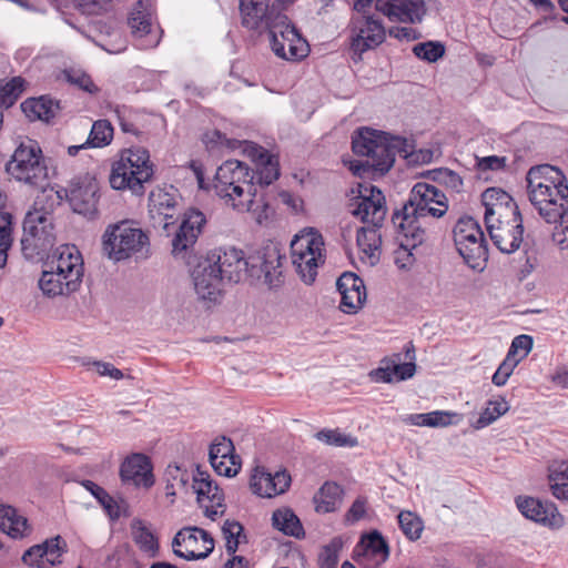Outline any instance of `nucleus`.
Masks as SVG:
<instances>
[{"label": "nucleus", "mask_w": 568, "mask_h": 568, "mask_svg": "<svg viewBox=\"0 0 568 568\" xmlns=\"http://www.w3.org/2000/svg\"><path fill=\"white\" fill-rule=\"evenodd\" d=\"M247 264L244 252L236 247L210 251L199 260L191 273L197 297L207 303H217L224 282L239 283L244 280Z\"/></svg>", "instance_id": "f257e3e1"}, {"label": "nucleus", "mask_w": 568, "mask_h": 568, "mask_svg": "<svg viewBox=\"0 0 568 568\" xmlns=\"http://www.w3.org/2000/svg\"><path fill=\"white\" fill-rule=\"evenodd\" d=\"M213 186L224 204L237 212L255 213L260 207L267 209L262 199H256L255 175L241 161L227 160L222 163L216 170Z\"/></svg>", "instance_id": "f03ea898"}, {"label": "nucleus", "mask_w": 568, "mask_h": 568, "mask_svg": "<svg viewBox=\"0 0 568 568\" xmlns=\"http://www.w3.org/2000/svg\"><path fill=\"white\" fill-rule=\"evenodd\" d=\"M352 149L355 154L366 156L365 163L354 166V172L358 175H362L361 171L365 172L367 169L385 174L393 166L398 153L408 155L406 139L369 128L358 129L354 133Z\"/></svg>", "instance_id": "7ed1b4c3"}, {"label": "nucleus", "mask_w": 568, "mask_h": 568, "mask_svg": "<svg viewBox=\"0 0 568 568\" xmlns=\"http://www.w3.org/2000/svg\"><path fill=\"white\" fill-rule=\"evenodd\" d=\"M535 209L547 223H557L568 210V184L557 166L535 165Z\"/></svg>", "instance_id": "20e7f679"}, {"label": "nucleus", "mask_w": 568, "mask_h": 568, "mask_svg": "<svg viewBox=\"0 0 568 568\" xmlns=\"http://www.w3.org/2000/svg\"><path fill=\"white\" fill-rule=\"evenodd\" d=\"M154 174V165L150 153L141 146H133L121 151L119 159L112 163L109 182L112 189L130 190L140 195L144 192V184L150 182Z\"/></svg>", "instance_id": "39448f33"}, {"label": "nucleus", "mask_w": 568, "mask_h": 568, "mask_svg": "<svg viewBox=\"0 0 568 568\" xmlns=\"http://www.w3.org/2000/svg\"><path fill=\"white\" fill-rule=\"evenodd\" d=\"M165 475L172 478V488L175 485L184 488L189 484L190 479H192V489L196 495V501L203 509L204 515L210 519L215 520L217 516L224 514V494L219 485L211 478L209 473L196 468L195 471L189 474L186 470H182L178 466H169Z\"/></svg>", "instance_id": "423d86ee"}, {"label": "nucleus", "mask_w": 568, "mask_h": 568, "mask_svg": "<svg viewBox=\"0 0 568 568\" xmlns=\"http://www.w3.org/2000/svg\"><path fill=\"white\" fill-rule=\"evenodd\" d=\"M6 171L13 180L33 189H43L48 182L42 150L34 140H27L17 146L6 164Z\"/></svg>", "instance_id": "0eeeda50"}, {"label": "nucleus", "mask_w": 568, "mask_h": 568, "mask_svg": "<svg viewBox=\"0 0 568 568\" xmlns=\"http://www.w3.org/2000/svg\"><path fill=\"white\" fill-rule=\"evenodd\" d=\"M39 204L40 200L38 199L23 221L21 251L29 260L41 257L55 242L52 212Z\"/></svg>", "instance_id": "6e6552de"}, {"label": "nucleus", "mask_w": 568, "mask_h": 568, "mask_svg": "<svg viewBox=\"0 0 568 568\" xmlns=\"http://www.w3.org/2000/svg\"><path fill=\"white\" fill-rule=\"evenodd\" d=\"M149 236L132 221L109 225L102 236L103 253L112 261L120 262L141 253L149 246Z\"/></svg>", "instance_id": "1a4fd4ad"}, {"label": "nucleus", "mask_w": 568, "mask_h": 568, "mask_svg": "<svg viewBox=\"0 0 568 568\" xmlns=\"http://www.w3.org/2000/svg\"><path fill=\"white\" fill-rule=\"evenodd\" d=\"M324 252V240L314 230H304L292 240V264L305 284H312L315 281L320 265L325 262Z\"/></svg>", "instance_id": "9d476101"}, {"label": "nucleus", "mask_w": 568, "mask_h": 568, "mask_svg": "<svg viewBox=\"0 0 568 568\" xmlns=\"http://www.w3.org/2000/svg\"><path fill=\"white\" fill-rule=\"evenodd\" d=\"M455 246L465 263L483 272L488 261V247L479 223L471 216H462L453 229Z\"/></svg>", "instance_id": "9b49d317"}, {"label": "nucleus", "mask_w": 568, "mask_h": 568, "mask_svg": "<svg viewBox=\"0 0 568 568\" xmlns=\"http://www.w3.org/2000/svg\"><path fill=\"white\" fill-rule=\"evenodd\" d=\"M266 30L270 33L272 51L276 57L295 61L307 55V42L300 36L295 27L288 22L284 13L277 16L275 22Z\"/></svg>", "instance_id": "f8f14e48"}, {"label": "nucleus", "mask_w": 568, "mask_h": 568, "mask_svg": "<svg viewBox=\"0 0 568 568\" xmlns=\"http://www.w3.org/2000/svg\"><path fill=\"white\" fill-rule=\"evenodd\" d=\"M357 191L349 201V213L366 225L382 227L387 214L385 195L369 183H359Z\"/></svg>", "instance_id": "ddd939ff"}, {"label": "nucleus", "mask_w": 568, "mask_h": 568, "mask_svg": "<svg viewBox=\"0 0 568 568\" xmlns=\"http://www.w3.org/2000/svg\"><path fill=\"white\" fill-rule=\"evenodd\" d=\"M404 205L410 212L423 213L432 219H440L448 211V200L445 193L425 182H418L413 186Z\"/></svg>", "instance_id": "4468645a"}, {"label": "nucleus", "mask_w": 568, "mask_h": 568, "mask_svg": "<svg viewBox=\"0 0 568 568\" xmlns=\"http://www.w3.org/2000/svg\"><path fill=\"white\" fill-rule=\"evenodd\" d=\"M292 3V0H276L270 7L268 1L240 0L242 24L246 29L264 31L275 22L277 16Z\"/></svg>", "instance_id": "2eb2a0df"}, {"label": "nucleus", "mask_w": 568, "mask_h": 568, "mask_svg": "<svg viewBox=\"0 0 568 568\" xmlns=\"http://www.w3.org/2000/svg\"><path fill=\"white\" fill-rule=\"evenodd\" d=\"M430 220L432 217L423 213L418 214L406 210L405 205L392 216L393 224L402 235L400 242L403 245L415 248L428 240Z\"/></svg>", "instance_id": "dca6fc26"}, {"label": "nucleus", "mask_w": 568, "mask_h": 568, "mask_svg": "<svg viewBox=\"0 0 568 568\" xmlns=\"http://www.w3.org/2000/svg\"><path fill=\"white\" fill-rule=\"evenodd\" d=\"M99 183L97 179L85 173L75 176L67 189V197L73 211L83 215H93L97 212Z\"/></svg>", "instance_id": "f3484780"}, {"label": "nucleus", "mask_w": 568, "mask_h": 568, "mask_svg": "<svg viewBox=\"0 0 568 568\" xmlns=\"http://www.w3.org/2000/svg\"><path fill=\"white\" fill-rule=\"evenodd\" d=\"M245 260L248 262L246 276L263 280L270 287L281 284L283 256L276 247H266L262 254Z\"/></svg>", "instance_id": "a211bd4d"}, {"label": "nucleus", "mask_w": 568, "mask_h": 568, "mask_svg": "<svg viewBox=\"0 0 568 568\" xmlns=\"http://www.w3.org/2000/svg\"><path fill=\"white\" fill-rule=\"evenodd\" d=\"M351 49L359 57L381 45L386 38V30L382 21L372 16H364L354 21Z\"/></svg>", "instance_id": "6ab92c4d"}, {"label": "nucleus", "mask_w": 568, "mask_h": 568, "mask_svg": "<svg viewBox=\"0 0 568 568\" xmlns=\"http://www.w3.org/2000/svg\"><path fill=\"white\" fill-rule=\"evenodd\" d=\"M376 10L390 21L420 23L427 12L424 0H376Z\"/></svg>", "instance_id": "aec40b11"}, {"label": "nucleus", "mask_w": 568, "mask_h": 568, "mask_svg": "<svg viewBox=\"0 0 568 568\" xmlns=\"http://www.w3.org/2000/svg\"><path fill=\"white\" fill-rule=\"evenodd\" d=\"M47 267L67 276L69 283H81L83 261L74 245L64 244L59 246L47 262Z\"/></svg>", "instance_id": "412c9836"}, {"label": "nucleus", "mask_w": 568, "mask_h": 568, "mask_svg": "<svg viewBox=\"0 0 568 568\" xmlns=\"http://www.w3.org/2000/svg\"><path fill=\"white\" fill-rule=\"evenodd\" d=\"M209 458L213 469L222 476L233 477L241 469L240 457L235 454L232 440L217 437L210 446Z\"/></svg>", "instance_id": "4be33fe9"}, {"label": "nucleus", "mask_w": 568, "mask_h": 568, "mask_svg": "<svg viewBox=\"0 0 568 568\" xmlns=\"http://www.w3.org/2000/svg\"><path fill=\"white\" fill-rule=\"evenodd\" d=\"M67 544L61 535L47 539L44 542L30 547L22 556V561L31 567L49 568L60 562Z\"/></svg>", "instance_id": "5701e85b"}, {"label": "nucleus", "mask_w": 568, "mask_h": 568, "mask_svg": "<svg viewBox=\"0 0 568 568\" xmlns=\"http://www.w3.org/2000/svg\"><path fill=\"white\" fill-rule=\"evenodd\" d=\"M336 286L342 296L341 311L346 314H356L366 301L364 281L355 273L345 272L338 277Z\"/></svg>", "instance_id": "b1692460"}, {"label": "nucleus", "mask_w": 568, "mask_h": 568, "mask_svg": "<svg viewBox=\"0 0 568 568\" xmlns=\"http://www.w3.org/2000/svg\"><path fill=\"white\" fill-rule=\"evenodd\" d=\"M291 485V476L286 470L271 474L264 467H255L250 480L252 491L260 496L272 498L284 494Z\"/></svg>", "instance_id": "393cba45"}, {"label": "nucleus", "mask_w": 568, "mask_h": 568, "mask_svg": "<svg viewBox=\"0 0 568 568\" xmlns=\"http://www.w3.org/2000/svg\"><path fill=\"white\" fill-rule=\"evenodd\" d=\"M205 223V216L197 210H190L184 217L172 240V253L175 256L184 253L193 246Z\"/></svg>", "instance_id": "a878e982"}, {"label": "nucleus", "mask_w": 568, "mask_h": 568, "mask_svg": "<svg viewBox=\"0 0 568 568\" xmlns=\"http://www.w3.org/2000/svg\"><path fill=\"white\" fill-rule=\"evenodd\" d=\"M172 548L176 556L185 560L206 558L214 549L212 535H174Z\"/></svg>", "instance_id": "bb28decb"}, {"label": "nucleus", "mask_w": 568, "mask_h": 568, "mask_svg": "<svg viewBox=\"0 0 568 568\" xmlns=\"http://www.w3.org/2000/svg\"><path fill=\"white\" fill-rule=\"evenodd\" d=\"M120 477L124 484L149 488L154 484L151 464L143 454H132L120 467Z\"/></svg>", "instance_id": "cd10ccee"}, {"label": "nucleus", "mask_w": 568, "mask_h": 568, "mask_svg": "<svg viewBox=\"0 0 568 568\" xmlns=\"http://www.w3.org/2000/svg\"><path fill=\"white\" fill-rule=\"evenodd\" d=\"M176 204V189L172 185L170 187H155L149 195V214L154 222L156 219L159 223L164 222L163 227L166 229L169 226L166 220L174 216Z\"/></svg>", "instance_id": "c85d7f7f"}, {"label": "nucleus", "mask_w": 568, "mask_h": 568, "mask_svg": "<svg viewBox=\"0 0 568 568\" xmlns=\"http://www.w3.org/2000/svg\"><path fill=\"white\" fill-rule=\"evenodd\" d=\"M494 244L504 253H513L523 242V219L516 222L493 224L486 226Z\"/></svg>", "instance_id": "c756f323"}, {"label": "nucleus", "mask_w": 568, "mask_h": 568, "mask_svg": "<svg viewBox=\"0 0 568 568\" xmlns=\"http://www.w3.org/2000/svg\"><path fill=\"white\" fill-rule=\"evenodd\" d=\"M415 372V363H400V355L396 354L392 358L384 359L383 366L372 372V376L377 382L392 383L412 378Z\"/></svg>", "instance_id": "7c9ffc66"}, {"label": "nucleus", "mask_w": 568, "mask_h": 568, "mask_svg": "<svg viewBox=\"0 0 568 568\" xmlns=\"http://www.w3.org/2000/svg\"><path fill=\"white\" fill-rule=\"evenodd\" d=\"M547 479L552 496L568 501V459H552L547 465Z\"/></svg>", "instance_id": "2f4dec72"}, {"label": "nucleus", "mask_w": 568, "mask_h": 568, "mask_svg": "<svg viewBox=\"0 0 568 568\" xmlns=\"http://www.w3.org/2000/svg\"><path fill=\"white\" fill-rule=\"evenodd\" d=\"M64 277L61 273L47 267L39 280V287L49 297L67 295L77 291L80 284L69 283V280Z\"/></svg>", "instance_id": "473e14b6"}, {"label": "nucleus", "mask_w": 568, "mask_h": 568, "mask_svg": "<svg viewBox=\"0 0 568 568\" xmlns=\"http://www.w3.org/2000/svg\"><path fill=\"white\" fill-rule=\"evenodd\" d=\"M381 227L377 226H363L357 231L356 242L359 251L363 253L362 260L367 258L371 265H374L379 260V248L382 244Z\"/></svg>", "instance_id": "72a5a7b5"}, {"label": "nucleus", "mask_w": 568, "mask_h": 568, "mask_svg": "<svg viewBox=\"0 0 568 568\" xmlns=\"http://www.w3.org/2000/svg\"><path fill=\"white\" fill-rule=\"evenodd\" d=\"M58 109L59 103L45 97L30 98L21 103V110L30 121L48 122L55 115Z\"/></svg>", "instance_id": "f704fd0d"}, {"label": "nucleus", "mask_w": 568, "mask_h": 568, "mask_svg": "<svg viewBox=\"0 0 568 568\" xmlns=\"http://www.w3.org/2000/svg\"><path fill=\"white\" fill-rule=\"evenodd\" d=\"M355 554L373 558L376 562H384L388 558L389 548L383 535H362L359 544L355 547Z\"/></svg>", "instance_id": "c9c22d12"}, {"label": "nucleus", "mask_w": 568, "mask_h": 568, "mask_svg": "<svg viewBox=\"0 0 568 568\" xmlns=\"http://www.w3.org/2000/svg\"><path fill=\"white\" fill-rule=\"evenodd\" d=\"M152 0H140L133 7L129 24L136 37H144L151 31L152 27Z\"/></svg>", "instance_id": "e433bc0d"}, {"label": "nucleus", "mask_w": 568, "mask_h": 568, "mask_svg": "<svg viewBox=\"0 0 568 568\" xmlns=\"http://www.w3.org/2000/svg\"><path fill=\"white\" fill-rule=\"evenodd\" d=\"M343 490L336 483H325L314 496L315 510L327 514L339 508Z\"/></svg>", "instance_id": "4c0bfd02"}, {"label": "nucleus", "mask_w": 568, "mask_h": 568, "mask_svg": "<svg viewBox=\"0 0 568 568\" xmlns=\"http://www.w3.org/2000/svg\"><path fill=\"white\" fill-rule=\"evenodd\" d=\"M564 516L550 500H535V523L548 529H560L564 526Z\"/></svg>", "instance_id": "58836bf2"}, {"label": "nucleus", "mask_w": 568, "mask_h": 568, "mask_svg": "<svg viewBox=\"0 0 568 568\" xmlns=\"http://www.w3.org/2000/svg\"><path fill=\"white\" fill-rule=\"evenodd\" d=\"M28 528V519L14 507L0 505L1 532H24Z\"/></svg>", "instance_id": "ea45409f"}, {"label": "nucleus", "mask_w": 568, "mask_h": 568, "mask_svg": "<svg viewBox=\"0 0 568 568\" xmlns=\"http://www.w3.org/2000/svg\"><path fill=\"white\" fill-rule=\"evenodd\" d=\"M272 526L280 532H304L300 518L287 507L273 511Z\"/></svg>", "instance_id": "a19ab883"}, {"label": "nucleus", "mask_w": 568, "mask_h": 568, "mask_svg": "<svg viewBox=\"0 0 568 568\" xmlns=\"http://www.w3.org/2000/svg\"><path fill=\"white\" fill-rule=\"evenodd\" d=\"M427 178L439 185L446 187L452 193H462L464 191V180L455 171L447 168H439L427 172Z\"/></svg>", "instance_id": "79ce46f5"}, {"label": "nucleus", "mask_w": 568, "mask_h": 568, "mask_svg": "<svg viewBox=\"0 0 568 568\" xmlns=\"http://www.w3.org/2000/svg\"><path fill=\"white\" fill-rule=\"evenodd\" d=\"M508 409V403L504 398L489 400L478 419L473 424V427L475 429L485 428L507 413Z\"/></svg>", "instance_id": "37998d69"}, {"label": "nucleus", "mask_w": 568, "mask_h": 568, "mask_svg": "<svg viewBox=\"0 0 568 568\" xmlns=\"http://www.w3.org/2000/svg\"><path fill=\"white\" fill-rule=\"evenodd\" d=\"M315 438L325 445L335 447H356L358 445L356 437L345 434L337 428H324L315 434Z\"/></svg>", "instance_id": "c03bdc74"}, {"label": "nucleus", "mask_w": 568, "mask_h": 568, "mask_svg": "<svg viewBox=\"0 0 568 568\" xmlns=\"http://www.w3.org/2000/svg\"><path fill=\"white\" fill-rule=\"evenodd\" d=\"M26 80L14 77L11 80L0 83V105L10 108L19 99L26 88Z\"/></svg>", "instance_id": "a18cd8bd"}, {"label": "nucleus", "mask_w": 568, "mask_h": 568, "mask_svg": "<svg viewBox=\"0 0 568 568\" xmlns=\"http://www.w3.org/2000/svg\"><path fill=\"white\" fill-rule=\"evenodd\" d=\"M255 175V184L270 185L280 176L278 161L273 155L267 158L252 170Z\"/></svg>", "instance_id": "49530a36"}, {"label": "nucleus", "mask_w": 568, "mask_h": 568, "mask_svg": "<svg viewBox=\"0 0 568 568\" xmlns=\"http://www.w3.org/2000/svg\"><path fill=\"white\" fill-rule=\"evenodd\" d=\"M113 138V128L106 120L95 121L87 140L88 145L101 148L110 144Z\"/></svg>", "instance_id": "de8ad7c7"}, {"label": "nucleus", "mask_w": 568, "mask_h": 568, "mask_svg": "<svg viewBox=\"0 0 568 568\" xmlns=\"http://www.w3.org/2000/svg\"><path fill=\"white\" fill-rule=\"evenodd\" d=\"M517 219H521V214L514 199L510 200L509 204H504L499 205V207H496L493 216L484 215L486 226L500 223L507 224L508 222H516Z\"/></svg>", "instance_id": "09e8293b"}, {"label": "nucleus", "mask_w": 568, "mask_h": 568, "mask_svg": "<svg viewBox=\"0 0 568 568\" xmlns=\"http://www.w3.org/2000/svg\"><path fill=\"white\" fill-rule=\"evenodd\" d=\"M510 200H513V197L504 190L498 187H488L481 194V202L485 206L484 215L493 216L496 207H499V205L509 204Z\"/></svg>", "instance_id": "8fccbe9b"}, {"label": "nucleus", "mask_w": 568, "mask_h": 568, "mask_svg": "<svg viewBox=\"0 0 568 568\" xmlns=\"http://www.w3.org/2000/svg\"><path fill=\"white\" fill-rule=\"evenodd\" d=\"M342 547L343 541L339 537L333 538L329 544L325 545L318 555V568H336Z\"/></svg>", "instance_id": "3c124183"}, {"label": "nucleus", "mask_w": 568, "mask_h": 568, "mask_svg": "<svg viewBox=\"0 0 568 568\" xmlns=\"http://www.w3.org/2000/svg\"><path fill=\"white\" fill-rule=\"evenodd\" d=\"M11 221L12 216L10 213L0 215V267L6 265L8 257L7 253L12 244Z\"/></svg>", "instance_id": "603ef678"}, {"label": "nucleus", "mask_w": 568, "mask_h": 568, "mask_svg": "<svg viewBox=\"0 0 568 568\" xmlns=\"http://www.w3.org/2000/svg\"><path fill=\"white\" fill-rule=\"evenodd\" d=\"M413 52L422 60L436 62L445 54V47L440 42L428 41L416 44Z\"/></svg>", "instance_id": "864d4df0"}, {"label": "nucleus", "mask_w": 568, "mask_h": 568, "mask_svg": "<svg viewBox=\"0 0 568 568\" xmlns=\"http://www.w3.org/2000/svg\"><path fill=\"white\" fill-rule=\"evenodd\" d=\"M100 505L112 521L118 520L122 516H130L128 503L124 499H115L110 494Z\"/></svg>", "instance_id": "5fc2aeb1"}, {"label": "nucleus", "mask_w": 568, "mask_h": 568, "mask_svg": "<svg viewBox=\"0 0 568 568\" xmlns=\"http://www.w3.org/2000/svg\"><path fill=\"white\" fill-rule=\"evenodd\" d=\"M65 80L80 88L81 90L89 92L91 94L97 93L99 88L93 83L92 79L89 74L83 72L82 70L70 69L64 71Z\"/></svg>", "instance_id": "6e6d98bb"}, {"label": "nucleus", "mask_w": 568, "mask_h": 568, "mask_svg": "<svg viewBox=\"0 0 568 568\" xmlns=\"http://www.w3.org/2000/svg\"><path fill=\"white\" fill-rule=\"evenodd\" d=\"M397 518L403 532H423L424 521L416 513L404 510Z\"/></svg>", "instance_id": "4d7b16f0"}, {"label": "nucleus", "mask_w": 568, "mask_h": 568, "mask_svg": "<svg viewBox=\"0 0 568 568\" xmlns=\"http://www.w3.org/2000/svg\"><path fill=\"white\" fill-rule=\"evenodd\" d=\"M532 347V337L529 335H519L514 338L508 356L513 358H519V362L525 358Z\"/></svg>", "instance_id": "13d9d810"}, {"label": "nucleus", "mask_w": 568, "mask_h": 568, "mask_svg": "<svg viewBox=\"0 0 568 568\" xmlns=\"http://www.w3.org/2000/svg\"><path fill=\"white\" fill-rule=\"evenodd\" d=\"M427 427H447L449 425L457 424L458 420H454V418L458 417L457 413L447 412V410H434L427 413Z\"/></svg>", "instance_id": "bf43d9fd"}, {"label": "nucleus", "mask_w": 568, "mask_h": 568, "mask_svg": "<svg viewBox=\"0 0 568 568\" xmlns=\"http://www.w3.org/2000/svg\"><path fill=\"white\" fill-rule=\"evenodd\" d=\"M518 363H519V358H513L507 355L506 358L504 359V362L499 365V367L493 375V378H491L493 383L496 386L505 385Z\"/></svg>", "instance_id": "052dcab7"}, {"label": "nucleus", "mask_w": 568, "mask_h": 568, "mask_svg": "<svg viewBox=\"0 0 568 568\" xmlns=\"http://www.w3.org/2000/svg\"><path fill=\"white\" fill-rule=\"evenodd\" d=\"M568 210L559 216V225L552 232V240L562 251L568 250Z\"/></svg>", "instance_id": "680f3d73"}, {"label": "nucleus", "mask_w": 568, "mask_h": 568, "mask_svg": "<svg viewBox=\"0 0 568 568\" xmlns=\"http://www.w3.org/2000/svg\"><path fill=\"white\" fill-rule=\"evenodd\" d=\"M507 159L505 156L489 155L476 158V166L479 171H499L505 169Z\"/></svg>", "instance_id": "e2e57ef3"}, {"label": "nucleus", "mask_w": 568, "mask_h": 568, "mask_svg": "<svg viewBox=\"0 0 568 568\" xmlns=\"http://www.w3.org/2000/svg\"><path fill=\"white\" fill-rule=\"evenodd\" d=\"M367 511V501L365 498H357L345 514V523L348 525L362 520Z\"/></svg>", "instance_id": "0e129e2a"}, {"label": "nucleus", "mask_w": 568, "mask_h": 568, "mask_svg": "<svg viewBox=\"0 0 568 568\" xmlns=\"http://www.w3.org/2000/svg\"><path fill=\"white\" fill-rule=\"evenodd\" d=\"M135 542L149 556L153 557L156 555L159 549V540L155 535H134Z\"/></svg>", "instance_id": "69168bd1"}, {"label": "nucleus", "mask_w": 568, "mask_h": 568, "mask_svg": "<svg viewBox=\"0 0 568 568\" xmlns=\"http://www.w3.org/2000/svg\"><path fill=\"white\" fill-rule=\"evenodd\" d=\"M540 14L542 21L552 20L557 16L556 7L551 0H535V16Z\"/></svg>", "instance_id": "338daca9"}, {"label": "nucleus", "mask_w": 568, "mask_h": 568, "mask_svg": "<svg viewBox=\"0 0 568 568\" xmlns=\"http://www.w3.org/2000/svg\"><path fill=\"white\" fill-rule=\"evenodd\" d=\"M415 247H406L400 242L399 248L395 252V263L399 268H408L414 264L412 250Z\"/></svg>", "instance_id": "774afa93"}]
</instances>
